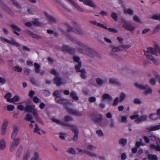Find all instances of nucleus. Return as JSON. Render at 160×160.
Listing matches in <instances>:
<instances>
[{
    "label": "nucleus",
    "instance_id": "nucleus-7",
    "mask_svg": "<svg viewBox=\"0 0 160 160\" xmlns=\"http://www.w3.org/2000/svg\"><path fill=\"white\" fill-rule=\"evenodd\" d=\"M35 106L34 105H26L25 107V111L28 112H30L33 115L37 112V109H35Z\"/></svg>",
    "mask_w": 160,
    "mask_h": 160
},
{
    "label": "nucleus",
    "instance_id": "nucleus-39",
    "mask_svg": "<svg viewBox=\"0 0 160 160\" xmlns=\"http://www.w3.org/2000/svg\"><path fill=\"white\" fill-rule=\"evenodd\" d=\"M12 94L11 92H9L6 94L4 96V97L7 99V101L8 102H10L11 99L10 98L11 97Z\"/></svg>",
    "mask_w": 160,
    "mask_h": 160
},
{
    "label": "nucleus",
    "instance_id": "nucleus-16",
    "mask_svg": "<svg viewBox=\"0 0 160 160\" xmlns=\"http://www.w3.org/2000/svg\"><path fill=\"white\" fill-rule=\"evenodd\" d=\"M2 9L4 10L5 12L8 13L9 15L13 16L14 14L13 12L7 6L4 4H2Z\"/></svg>",
    "mask_w": 160,
    "mask_h": 160
},
{
    "label": "nucleus",
    "instance_id": "nucleus-44",
    "mask_svg": "<svg viewBox=\"0 0 160 160\" xmlns=\"http://www.w3.org/2000/svg\"><path fill=\"white\" fill-rule=\"evenodd\" d=\"M52 120L53 122H54L58 124L59 125H62L63 126V125L62 124V123H65L64 122H62L60 120L52 118Z\"/></svg>",
    "mask_w": 160,
    "mask_h": 160
},
{
    "label": "nucleus",
    "instance_id": "nucleus-41",
    "mask_svg": "<svg viewBox=\"0 0 160 160\" xmlns=\"http://www.w3.org/2000/svg\"><path fill=\"white\" fill-rule=\"evenodd\" d=\"M148 158L150 160H158V158L156 155L149 154Z\"/></svg>",
    "mask_w": 160,
    "mask_h": 160
},
{
    "label": "nucleus",
    "instance_id": "nucleus-4",
    "mask_svg": "<svg viewBox=\"0 0 160 160\" xmlns=\"http://www.w3.org/2000/svg\"><path fill=\"white\" fill-rule=\"evenodd\" d=\"M51 73L55 76L54 78V83L56 84L57 86H60L62 84L61 78L59 77V73L56 71H51Z\"/></svg>",
    "mask_w": 160,
    "mask_h": 160
},
{
    "label": "nucleus",
    "instance_id": "nucleus-50",
    "mask_svg": "<svg viewBox=\"0 0 160 160\" xmlns=\"http://www.w3.org/2000/svg\"><path fill=\"white\" fill-rule=\"evenodd\" d=\"M67 152H68L72 154H75L76 153V151L75 150L74 148H69Z\"/></svg>",
    "mask_w": 160,
    "mask_h": 160
},
{
    "label": "nucleus",
    "instance_id": "nucleus-17",
    "mask_svg": "<svg viewBox=\"0 0 160 160\" xmlns=\"http://www.w3.org/2000/svg\"><path fill=\"white\" fill-rule=\"evenodd\" d=\"M134 86L136 87L137 88L141 90H146L148 89V88L149 87L148 85H144L142 84H138V83H135L134 84Z\"/></svg>",
    "mask_w": 160,
    "mask_h": 160
},
{
    "label": "nucleus",
    "instance_id": "nucleus-21",
    "mask_svg": "<svg viewBox=\"0 0 160 160\" xmlns=\"http://www.w3.org/2000/svg\"><path fill=\"white\" fill-rule=\"evenodd\" d=\"M79 1L81 2H82L83 3L86 5L92 7H95L94 5L92 2L91 0H79Z\"/></svg>",
    "mask_w": 160,
    "mask_h": 160
},
{
    "label": "nucleus",
    "instance_id": "nucleus-55",
    "mask_svg": "<svg viewBox=\"0 0 160 160\" xmlns=\"http://www.w3.org/2000/svg\"><path fill=\"white\" fill-rule=\"evenodd\" d=\"M14 4V5L18 9H20V7L19 5L18 4L17 2L15 0H11Z\"/></svg>",
    "mask_w": 160,
    "mask_h": 160
},
{
    "label": "nucleus",
    "instance_id": "nucleus-52",
    "mask_svg": "<svg viewBox=\"0 0 160 160\" xmlns=\"http://www.w3.org/2000/svg\"><path fill=\"white\" fill-rule=\"evenodd\" d=\"M96 82L97 84L100 86H101L103 83V81L100 78H98L96 79Z\"/></svg>",
    "mask_w": 160,
    "mask_h": 160
},
{
    "label": "nucleus",
    "instance_id": "nucleus-19",
    "mask_svg": "<svg viewBox=\"0 0 160 160\" xmlns=\"http://www.w3.org/2000/svg\"><path fill=\"white\" fill-rule=\"evenodd\" d=\"M44 14L50 22L54 23H56V19L52 16L49 15L46 12H44Z\"/></svg>",
    "mask_w": 160,
    "mask_h": 160
},
{
    "label": "nucleus",
    "instance_id": "nucleus-36",
    "mask_svg": "<svg viewBox=\"0 0 160 160\" xmlns=\"http://www.w3.org/2000/svg\"><path fill=\"white\" fill-rule=\"evenodd\" d=\"M124 12L126 14H128L130 15H132L134 14L133 10L130 8L125 10Z\"/></svg>",
    "mask_w": 160,
    "mask_h": 160
},
{
    "label": "nucleus",
    "instance_id": "nucleus-40",
    "mask_svg": "<svg viewBox=\"0 0 160 160\" xmlns=\"http://www.w3.org/2000/svg\"><path fill=\"white\" fill-rule=\"evenodd\" d=\"M81 72V76L82 78L85 79L86 78V72L85 71H77V72Z\"/></svg>",
    "mask_w": 160,
    "mask_h": 160
},
{
    "label": "nucleus",
    "instance_id": "nucleus-57",
    "mask_svg": "<svg viewBox=\"0 0 160 160\" xmlns=\"http://www.w3.org/2000/svg\"><path fill=\"white\" fill-rule=\"evenodd\" d=\"M14 108V106L13 105H8L7 107L8 110L9 111H12Z\"/></svg>",
    "mask_w": 160,
    "mask_h": 160
},
{
    "label": "nucleus",
    "instance_id": "nucleus-47",
    "mask_svg": "<svg viewBox=\"0 0 160 160\" xmlns=\"http://www.w3.org/2000/svg\"><path fill=\"white\" fill-rule=\"evenodd\" d=\"M160 30V24L158 25L155 27V29L152 32V34L158 32Z\"/></svg>",
    "mask_w": 160,
    "mask_h": 160
},
{
    "label": "nucleus",
    "instance_id": "nucleus-6",
    "mask_svg": "<svg viewBox=\"0 0 160 160\" xmlns=\"http://www.w3.org/2000/svg\"><path fill=\"white\" fill-rule=\"evenodd\" d=\"M131 47L130 45H122L118 47H113L112 49V51L113 52H116L118 51H121L124 49L129 48Z\"/></svg>",
    "mask_w": 160,
    "mask_h": 160
},
{
    "label": "nucleus",
    "instance_id": "nucleus-31",
    "mask_svg": "<svg viewBox=\"0 0 160 160\" xmlns=\"http://www.w3.org/2000/svg\"><path fill=\"white\" fill-rule=\"evenodd\" d=\"M31 160H42L39 157V154L37 152H34L33 157H32Z\"/></svg>",
    "mask_w": 160,
    "mask_h": 160
},
{
    "label": "nucleus",
    "instance_id": "nucleus-30",
    "mask_svg": "<svg viewBox=\"0 0 160 160\" xmlns=\"http://www.w3.org/2000/svg\"><path fill=\"white\" fill-rule=\"evenodd\" d=\"M6 147V143L4 139H1L0 141V149L3 150Z\"/></svg>",
    "mask_w": 160,
    "mask_h": 160
},
{
    "label": "nucleus",
    "instance_id": "nucleus-46",
    "mask_svg": "<svg viewBox=\"0 0 160 160\" xmlns=\"http://www.w3.org/2000/svg\"><path fill=\"white\" fill-rule=\"evenodd\" d=\"M82 66L81 62H79L75 66V70H80V69ZM81 70H85L84 69H82Z\"/></svg>",
    "mask_w": 160,
    "mask_h": 160
},
{
    "label": "nucleus",
    "instance_id": "nucleus-27",
    "mask_svg": "<svg viewBox=\"0 0 160 160\" xmlns=\"http://www.w3.org/2000/svg\"><path fill=\"white\" fill-rule=\"evenodd\" d=\"M33 115L34 118L35 119L36 121L40 123L41 124H43L42 121L40 118L39 117L37 112L35 113Z\"/></svg>",
    "mask_w": 160,
    "mask_h": 160
},
{
    "label": "nucleus",
    "instance_id": "nucleus-1",
    "mask_svg": "<svg viewBox=\"0 0 160 160\" xmlns=\"http://www.w3.org/2000/svg\"><path fill=\"white\" fill-rule=\"evenodd\" d=\"M65 25L68 28V32L64 31L62 29H61V31L62 34L66 36L68 39L70 40L72 42H75L80 47L79 48H77L79 52L86 54L91 58H93L97 55V53L96 51L91 49L81 42L79 41H76L75 38H72L69 34L68 32H72L78 35L82 34V32L80 28H73L67 22L65 23Z\"/></svg>",
    "mask_w": 160,
    "mask_h": 160
},
{
    "label": "nucleus",
    "instance_id": "nucleus-54",
    "mask_svg": "<svg viewBox=\"0 0 160 160\" xmlns=\"http://www.w3.org/2000/svg\"><path fill=\"white\" fill-rule=\"evenodd\" d=\"M73 59L74 62H80V58L79 57L74 56H73Z\"/></svg>",
    "mask_w": 160,
    "mask_h": 160
},
{
    "label": "nucleus",
    "instance_id": "nucleus-34",
    "mask_svg": "<svg viewBox=\"0 0 160 160\" xmlns=\"http://www.w3.org/2000/svg\"><path fill=\"white\" fill-rule=\"evenodd\" d=\"M8 43L11 45L16 46L17 47H19L20 46L19 43L16 42L14 40H9Z\"/></svg>",
    "mask_w": 160,
    "mask_h": 160
},
{
    "label": "nucleus",
    "instance_id": "nucleus-56",
    "mask_svg": "<svg viewBox=\"0 0 160 160\" xmlns=\"http://www.w3.org/2000/svg\"><path fill=\"white\" fill-rule=\"evenodd\" d=\"M149 82L150 84L152 85H155L156 83V81L153 78H151L149 80Z\"/></svg>",
    "mask_w": 160,
    "mask_h": 160
},
{
    "label": "nucleus",
    "instance_id": "nucleus-24",
    "mask_svg": "<svg viewBox=\"0 0 160 160\" xmlns=\"http://www.w3.org/2000/svg\"><path fill=\"white\" fill-rule=\"evenodd\" d=\"M109 83L111 84H116L119 86H120L121 85V83L118 82L116 79L112 78L109 79Z\"/></svg>",
    "mask_w": 160,
    "mask_h": 160
},
{
    "label": "nucleus",
    "instance_id": "nucleus-26",
    "mask_svg": "<svg viewBox=\"0 0 160 160\" xmlns=\"http://www.w3.org/2000/svg\"><path fill=\"white\" fill-rule=\"evenodd\" d=\"M33 115L34 118L35 119L36 121L40 123L41 124H43L42 121L40 118L39 117L37 112L35 113Z\"/></svg>",
    "mask_w": 160,
    "mask_h": 160
},
{
    "label": "nucleus",
    "instance_id": "nucleus-18",
    "mask_svg": "<svg viewBox=\"0 0 160 160\" xmlns=\"http://www.w3.org/2000/svg\"><path fill=\"white\" fill-rule=\"evenodd\" d=\"M8 124V122L7 120H5L4 122L3 125L2 127V132L1 134L4 135L6 131V128Z\"/></svg>",
    "mask_w": 160,
    "mask_h": 160
},
{
    "label": "nucleus",
    "instance_id": "nucleus-13",
    "mask_svg": "<svg viewBox=\"0 0 160 160\" xmlns=\"http://www.w3.org/2000/svg\"><path fill=\"white\" fill-rule=\"evenodd\" d=\"M55 100L57 103L60 104H65L67 103L66 99L61 98L60 96L55 97Z\"/></svg>",
    "mask_w": 160,
    "mask_h": 160
},
{
    "label": "nucleus",
    "instance_id": "nucleus-22",
    "mask_svg": "<svg viewBox=\"0 0 160 160\" xmlns=\"http://www.w3.org/2000/svg\"><path fill=\"white\" fill-rule=\"evenodd\" d=\"M146 129L148 130V132L158 130L160 129V125L148 127L146 128Z\"/></svg>",
    "mask_w": 160,
    "mask_h": 160
},
{
    "label": "nucleus",
    "instance_id": "nucleus-53",
    "mask_svg": "<svg viewBox=\"0 0 160 160\" xmlns=\"http://www.w3.org/2000/svg\"><path fill=\"white\" fill-rule=\"evenodd\" d=\"M111 17L115 21H117V20L118 17L117 14L115 13H112L111 14Z\"/></svg>",
    "mask_w": 160,
    "mask_h": 160
},
{
    "label": "nucleus",
    "instance_id": "nucleus-8",
    "mask_svg": "<svg viewBox=\"0 0 160 160\" xmlns=\"http://www.w3.org/2000/svg\"><path fill=\"white\" fill-rule=\"evenodd\" d=\"M62 50L63 52H67L72 55L74 54L76 52L75 48H71L69 46L67 45L63 46L62 47Z\"/></svg>",
    "mask_w": 160,
    "mask_h": 160
},
{
    "label": "nucleus",
    "instance_id": "nucleus-37",
    "mask_svg": "<svg viewBox=\"0 0 160 160\" xmlns=\"http://www.w3.org/2000/svg\"><path fill=\"white\" fill-rule=\"evenodd\" d=\"M103 98L104 99H108L109 101H112V97L109 95L108 94H105L103 95Z\"/></svg>",
    "mask_w": 160,
    "mask_h": 160
},
{
    "label": "nucleus",
    "instance_id": "nucleus-35",
    "mask_svg": "<svg viewBox=\"0 0 160 160\" xmlns=\"http://www.w3.org/2000/svg\"><path fill=\"white\" fill-rule=\"evenodd\" d=\"M70 96L73 99L77 100L78 99V97L77 96L76 93L74 92H71Z\"/></svg>",
    "mask_w": 160,
    "mask_h": 160
},
{
    "label": "nucleus",
    "instance_id": "nucleus-3",
    "mask_svg": "<svg viewBox=\"0 0 160 160\" xmlns=\"http://www.w3.org/2000/svg\"><path fill=\"white\" fill-rule=\"evenodd\" d=\"M62 124L63 125V126L70 127V130L74 133L73 140L74 141H76L78 138V129L75 126L71 125L69 123H62Z\"/></svg>",
    "mask_w": 160,
    "mask_h": 160
},
{
    "label": "nucleus",
    "instance_id": "nucleus-60",
    "mask_svg": "<svg viewBox=\"0 0 160 160\" xmlns=\"http://www.w3.org/2000/svg\"><path fill=\"white\" fill-rule=\"evenodd\" d=\"M88 100L90 102H96V99L95 97H92L88 98Z\"/></svg>",
    "mask_w": 160,
    "mask_h": 160
},
{
    "label": "nucleus",
    "instance_id": "nucleus-14",
    "mask_svg": "<svg viewBox=\"0 0 160 160\" xmlns=\"http://www.w3.org/2000/svg\"><path fill=\"white\" fill-rule=\"evenodd\" d=\"M11 28L13 29V33L18 36H19L20 34L17 32L16 31L19 32L21 31V29L20 28L18 27L17 26L13 24H12L10 26Z\"/></svg>",
    "mask_w": 160,
    "mask_h": 160
},
{
    "label": "nucleus",
    "instance_id": "nucleus-11",
    "mask_svg": "<svg viewBox=\"0 0 160 160\" xmlns=\"http://www.w3.org/2000/svg\"><path fill=\"white\" fill-rule=\"evenodd\" d=\"M67 111L69 114L81 116L82 115L81 112L75 109H72L71 108H68L67 109Z\"/></svg>",
    "mask_w": 160,
    "mask_h": 160
},
{
    "label": "nucleus",
    "instance_id": "nucleus-10",
    "mask_svg": "<svg viewBox=\"0 0 160 160\" xmlns=\"http://www.w3.org/2000/svg\"><path fill=\"white\" fill-rule=\"evenodd\" d=\"M122 27L125 29L129 31H133L135 28V27L133 26L131 24L127 23H125L123 24Z\"/></svg>",
    "mask_w": 160,
    "mask_h": 160
},
{
    "label": "nucleus",
    "instance_id": "nucleus-51",
    "mask_svg": "<svg viewBox=\"0 0 160 160\" xmlns=\"http://www.w3.org/2000/svg\"><path fill=\"white\" fill-rule=\"evenodd\" d=\"M118 102H119V98L117 97L114 99L112 104L113 106H117L118 104Z\"/></svg>",
    "mask_w": 160,
    "mask_h": 160
},
{
    "label": "nucleus",
    "instance_id": "nucleus-58",
    "mask_svg": "<svg viewBox=\"0 0 160 160\" xmlns=\"http://www.w3.org/2000/svg\"><path fill=\"white\" fill-rule=\"evenodd\" d=\"M33 101L35 103H37L40 100V99L36 96L34 97L32 99Z\"/></svg>",
    "mask_w": 160,
    "mask_h": 160
},
{
    "label": "nucleus",
    "instance_id": "nucleus-32",
    "mask_svg": "<svg viewBox=\"0 0 160 160\" xmlns=\"http://www.w3.org/2000/svg\"><path fill=\"white\" fill-rule=\"evenodd\" d=\"M20 100L19 97L17 95H15L13 98L11 99L10 102L15 103V102H18Z\"/></svg>",
    "mask_w": 160,
    "mask_h": 160
},
{
    "label": "nucleus",
    "instance_id": "nucleus-61",
    "mask_svg": "<svg viewBox=\"0 0 160 160\" xmlns=\"http://www.w3.org/2000/svg\"><path fill=\"white\" fill-rule=\"evenodd\" d=\"M134 103L135 104H139L142 103V102L139 99L136 98L134 99Z\"/></svg>",
    "mask_w": 160,
    "mask_h": 160
},
{
    "label": "nucleus",
    "instance_id": "nucleus-49",
    "mask_svg": "<svg viewBox=\"0 0 160 160\" xmlns=\"http://www.w3.org/2000/svg\"><path fill=\"white\" fill-rule=\"evenodd\" d=\"M97 147H94L93 145L89 144L87 146V150H92L94 149H96Z\"/></svg>",
    "mask_w": 160,
    "mask_h": 160
},
{
    "label": "nucleus",
    "instance_id": "nucleus-48",
    "mask_svg": "<svg viewBox=\"0 0 160 160\" xmlns=\"http://www.w3.org/2000/svg\"><path fill=\"white\" fill-rule=\"evenodd\" d=\"M140 140L141 141V142L138 141L136 143L135 145L137 148H139L140 146L141 145H143V143L142 142V139H140Z\"/></svg>",
    "mask_w": 160,
    "mask_h": 160
},
{
    "label": "nucleus",
    "instance_id": "nucleus-38",
    "mask_svg": "<svg viewBox=\"0 0 160 160\" xmlns=\"http://www.w3.org/2000/svg\"><path fill=\"white\" fill-rule=\"evenodd\" d=\"M152 88L149 87L148 88L147 90L143 92V93L145 95L148 94H151L152 93Z\"/></svg>",
    "mask_w": 160,
    "mask_h": 160
},
{
    "label": "nucleus",
    "instance_id": "nucleus-20",
    "mask_svg": "<svg viewBox=\"0 0 160 160\" xmlns=\"http://www.w3.org/2000/svg\"><path fill=\"white\" fill-rule=\"evenodd\" d=\"M13 131L11 136V138L14 139L16 136L18 131V128L17 126H15L13 127Z\"/></svg>",
    "mask_w": 160,
    "mask_h": 160
},
{
    "label": "nucleus",
    "instance_id": "nucleus-45",
    "mask_svg": "<svg viewBox=\"0 0 160 160\" xmlns=\"http://www.w3.org/2000/svg\"><path fill=\"white\" fill-rule=\"evenodd\" d=\"M40 129L39 127H38V125L36 123L35 124V127L34 128V132L37 133L39 135H41V133L39 132Z\"/></svg>",
    "mask_w": 160,
    "mask_h": 160
},
{
    "label": "nucleus",
    "instance_id": "nucleus-42",
    "mask_svg": "<svg viewBox=\"0 0 160 160\" xmlns=\"http://www.w3.org/2000/svg\"><path fill=\"white\" fill-rule=\"evenodd\" d=\"M32 119H33L32 116L30 114L28 113L25 116V120L30 121H31V120H32Z\"/></svg>",
    "mask_w": 160,
    "mask_h": 160
},
{
    "label": "nucleus",
    "instance_id": "nucleus-59",
    "mask_svg": "<svg viewBox=\"0 0 160 160\" xmlns=\"http://www.w3.org/2000/svg\"><path fill=\"white\" fill-rule=\"evenodd\" d=\"M133 19L136 22H140V20L139 18L136 15H134L133 17Z\"/></svg>",
    "mask_w": 160,
    "mask_h": 160
},
{
    "label": "nucleus",
    "instance_id": "nucleus-33",
    "mask_svg": "<svg viewBox=\"0 0 160 160\" xmlns=\"http://www.w3.org/2000/svg\"><path fill=\"white\" fill-rule=\"evenodd\" d=\"M32 25L36 26H39L42 24V23L38 21V18H35L34 21H32Z\"/></svg>",
    "mask_w": 160,
    "mask_h": 160
},
{
    "label": "nucleus",
    "instance_id": "nucleus-62",
    "mask_svg": "<svg viewBox=\"0 0 160 160\" xmlns=\"http://www.w3.org/2000/svg\"><path fill=\"white\" fill-rule=\"evenodd\" d=\"M152 18L155 20H160V14L159 15H154L152 16Z\"/></svg>",
    "mask_w": 160,
    "mask_h": 160
},
{
    "label": "nucleus",
    "instance_id": "nucleus-43",
    "mask_svg": "<svg viewBox=\"0 0 160 160\" xmlns=\"http://www.w3.org/2000/svg\"><path fill=\"white\" fill-rule=\"evenodd\" d=\"M73 120V118L69 116H66L65 117L64 121L65 122L72 121Z\"/></svg>",
    "mask_w": 160,
    "mask_h": 160
},
{
    "label": "nucleus",
    "instance_id": "nucleus-25",
    "mask_svg": "<svg viewBox=\"0 0 160 160\" xmlns=\"http://www.w3.org/2000/svg\"><path fill=\"white\" fill-rule=\"evenodd\" d=\"M20 141V139L19 138L14 139L13 142L11 143V145L17 147Z\"/></svg>",
    "mask_w": 160,
    "mask_h": 160
},
{
    "label": "nucleus",
    "instance_id": "nucleus-64",
    "mask_svg": "<svg viewBox=\"0 0 160 160\" xmlns=\"http://www.w3.org/2000/svg\"><path fill=\"white\" fill-rule=\"evenodd\" d=\"M28 12L29 14H34L35 13V12L32 8L28 9Z\"/></svg>",
    "mask_w": 160,
    "mask_h": 160
},
{
    "label": "nucleus",
    "instance_id": "nucleus-15",
    "mask_svg": "<svg viewBox=\"0 0 160 160\" xmlns=\"http://www.w3.org/2000/svg\"><path fill=\"white\" fill-rule=\"evenodd\" d=\"M148 118V116L146 115H143L140 116L139 118L135 119L134 121L135 122L138 124L140 122L145 121Z\"/></svg>",
    "mask_w": 160,
    "mask_h": 160
},
{
    "label": "nucleus",
    "instance_id": "nucleus-28",
    "mask_svg": "<svg viewBox=\"0 0 160 160\" xmlns=\"http://www.w3.org/2000/svg\"><path fill=\"white\" fill-rule=\"evenodd\" d=\"M109 127L111 128H114L115 127V124L114 120L112 119H111L109 122Z\"/></svg>",
    "mask_w": 160,
    "mask_h": 160
},
{
    "label": "nucleus",
    "instance_id": "nucleus-2",
    "mask_svg": "<svg viewBox=\"0 0 160 160\" xmlns=\"http://www.w3.org/2000/svg\"><path fill=\"white\" fill-rule=\"evenodd\" d=\"M145 55L147 58L150 60L155 64H156V60L154 58L152 54L157 55L158 52L160 54V48L159 47L158 44L155 43L154 45V48L149 47L147 48V50L146 51L144 50Z\"/></svg>",
    "mask_w": 160,
    "mask_h": 160
},
{
    "label": "nucleus",
    "instance_id": "nucleus-29",
    "mask_svg": "<svg viewBox=\"0 0 160 160\" xmlns=\"http://www.w3.org/2000/svg\"><path fill=\"white\" fill-rule=\"evenodd\" d=\"M127 142V140L125 138H121L119 141V143L122 146H125Z\"/></svg>",
    "mask_w": 160,
    "mask_h": 160
},
{
    "label": "nucleus",
    "instance_id": "nucleus-12",
    "mask_svg": "<svg viewBox=\"0 0 160 160\" xmlns=\"http://www.w3.org/2000/svg\"><path fill=\"white\" fill-rule=\"evenodd\" d=\"M98 26L106 30H108V31L110 32L115 33L118 32V31L116 29L111 28H108L106 26H104L103 24L100 23H98Z\"/></svg>",
    "mask_w": 160,
    "mask_h": 160
},
{
    "label": "nucleus",
    "instance_id": "nucleus-63",
    "mask_svg": "<svg viewBox=\"0 0 160 160\" xmlns=\"http://www.w3.org/2000/svg\"><path fill=\"white\" fill-rule=\"evenodd\" d=\"M97 133L100 137H102L103 136V133L101 130H98L97 131Z\"/></svg>",
    "mask_w": 160,
    "mask_h": 160
},
{
    "label": "nucleus",
    "instance_id": "nucleus-23",
    "mask_svg": "<svg viewBox=\"0 0 160 160\" xmlns=\"http://www.w3.org/2000/svg\"><path fill=\"white\" fill-rule=\"evenodd\" d=\"M126 98V95L123 92L121 93L119 97V102H123Z\"/></svg>",
    "mask_w": 160,
    "mask_h": 160
},
{
    "label": "nucleus",
    "instance_id": "nucleus-9",
    "mask_svg": "<svg viewBox=\"0 0 160 160\" xmlns=\"http://www.w3.org/2000/svg\"><path fill=\"white\" fill-rule=\"evenodd\" d=\"M77 149L80 152L85 153L89 157L93 158H96L98 156L97 154L92 152H90L86 150H83L79 148H77Z\"/></svg>",
    "mask_w": 160,
    "mask_h": 160
},
{
    "label": "nucleus",
    "instance_id": "nucleus-5",
    "mask_svg": "<svg viewBox=\"0 0 160 160\" xmlns=\"http://www.w3.org/2000/svg\"><path fill=\"white\" fill-rule=\"evenodd\" d=\"M92 114L95 115V118L93 119V121L95 122L98 123L99 125L102 127H105L107 125V123L103 122H100L102 119L103 117L101 114H99V115H95V114L93 113Z\"/></svg>",
    "mask_w": 160,
    "mask_h": 160
}]
</instances>
